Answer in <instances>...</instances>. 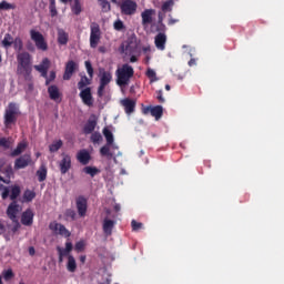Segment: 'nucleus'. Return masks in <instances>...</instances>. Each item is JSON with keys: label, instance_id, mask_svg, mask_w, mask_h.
Segmentation results:
<instances>
[{"label": "nucleus", "instance_id": "1", "mask_svg": "<svg viewBox=\"0 0 284 284\" xmlns=\"http://www.w3.org/2000/svg\"><path fill=\"white\" fill-rule=\"evenodd\" d=\"M115 77L116 85L120 88H125V85H130V79L134 77V68H132L130 64H123L115 71Z\"/></svg>", "mask_w": 284, "mask_h": 284}, {"label": "nucleus", "instance_id": "2", "mask_svg": "<svg viewBox=\"0 0 284 284\" xmlns=\"http://www.w3.org/2000/svg\"><path fill=\"white\" fill-rule=\"evenodd\" d=\"M120 51L122 54H141V47H139V40L136 37H130L121 44Z\"/></svg>", "mask_w": 284, "mask_h": 284}, {"label": "nucleus", "instance_id": "3", "mask_svg": "<svg viewBox=\"0 0 284 284\" xmlns=\"http://www.w3.org/2000/svg\"><path fill=\"white\" fill-rule=\"evenodd\" d=\"M17 116H19V105L17 103H9L4 112V125L11 128L17 123Z\"/></svg>", "mask_w": 284, "mask_h": 284}, {"label": "nucleus", "instance_id": "4", "mask_svg": "<svg viewBox=\"0 0 284 284\" xmlns=\"http://www.w3.org/2000/svg\"><path fill=\"white\" fill-rule=\"evenodd\" d=\"M99 79H100V84L98 88V97H103L105 94V89L110 83H112V72L105 71V69H100L99 70Z\"/></svg>", "mask_w": 284, "mask_h": 284}, {"label": "nucleus", "instance_id": "5", "mask_svg": "<svg viewBox=\"0 0 284 284\" xmlns=\"http://www.w3.org/2000/svg\"><path fill=\"white\" fill-rule=\"evenodd\" d=\"M17 59L19 74H29L32 71V69L30 68V53H19Z\"/></svg>", "mask_w": 284, "mask_h": 284}, {"label": "nucleus", "instance_id": "6", "mask_svg": "<svg viewBox=\"0 0 284 284\" xmlns=\"http://www.w3.org/2000/svg\"><path fill=\"white\" fill-rule=\"evenodd\" d=\"M0 190H2V199L6 200L10 196L11 201H14L21 194V186L20 185H11V186H3L0 185Z\"/></svg>", "mask_w": 284, "mask_h": 284}, {"label": "nucleus", "instance_id": "7", "mask_svg": "<svg viewBox=\"0 0 284 284\" xmlns=\"http://www.w3.org/2000/svg\"><path fill=\"white\" fill-rule=\"evenodd\" d=\"M90 48H98L101 43V28L97 23H92L90 27Z\"/></svg>", "mask_w": 284, "mask_h": 284}, {"label": "nucleus", "instance_id": "8", "mask_svg": "<svg viewBox=\"0 0 284 284\" xmlns=\"http://www.w3.org/2000/svg\"><path fill=\"white\" fill-rule=\"evenodd\" d=\"M136 8H139V4L134 0H123L120 4L121 13L128 17L136 14Z\"/></svg>", "mask_w": 284, "mask_h": 284}, {"label": "nucleus", "instance_id": "9", "mask_svg": "<svg viewBox=\"0 0 284 284\" xmlns=\"http://www.w3.org/2000/svg\"><path fill=\"white\" fill-rule=\"evenodd\" d=\"M30 37L34 42L36 47L38 48V50H42L43 52L48 50V42H45V38H43V34H41V32L37 30H31Z\"/></svg>", "mask_w": 284, "mask_h": 284}, {"label": "nucleus", "instance_id": "10", "mask_svg": "<svg viewBox=\"0 0 284 284\" xmlns=\"http://www.w3.org/2000/svg\"><path fill=\"white\" fill-rule=\"evenodd\" d=\"M156 16V10L154 9H145L141 13V19H142V27L144 30H148L152 23H154V17Z\"/></svg>", "mask_w": 284, "mask_h": 284}, {"label": "nucleus", "instance_id": "11", "mask_svg": "<svg viewBox=\"0 0 284 284\" xmlns=\"http://www.w3.org/2000/svg\"><path fill=\"white\" fill-rule=\"evenodd\" d=\"M112 150H119V145L116 144H105L104 146H102L100 149V154L101 156H105L108 159V161H112L113 163H118L116 156H114V153L112 152Z\"/></svg>", "mask_w": 284, "mask_h": 284}, {"label": "nucleus", "instance_id": "12", "mask_svg": "<svg viewBox=\"0 0 284 284\" xmlns=\"http://www.w3.org/2000/svg\"><path fill=\"white\" fill-rule=\"evenodd\" d=\"M22 211H23V206H21V204L17 202H12L11 204H9L7 209V216L11 221H17L19 220V214H21Z\"/></svg>", "mask_w": 284, "mask_h": 284}, {"label": "nucleus", "instance_id": "13", "mask_svg": "<svg viewBox=\"0 0 284 284\" xmlns=\"http://www.w3.org/2000/svg\"><path fill=\"white\" fill-rule=\"evenodd\" d=\"M80 99L84 105H88V108L94 105V98L92 97V89L90 87L80 90Z\"/></svg>", "mask_w": 284, "mask_h": 284}, {"label": "nucleus", "instance_id": "14", "mask_svg": "<svg viewBox=\"0 0 284 284\" xmlns=\"http://www.w3.org/2000/svg\"><path fill=\"white\" fill-rule=\"evenodd\" d=\"M62 159L59 161L58 165L60 168L61 174H68L72 168V156L62 153Z\"/></svg>", "mask_w": 284, "mask_h": 284}, {"label": "nucleus", "instance_id": "15", "mask_svg": "<svg viewBox=\"0 0 284 284\" xmlns=\"http://www.w3.org/2000/svg\"><path fill=\"white\" fill-rule=\"evenodd\" d=\"M49 230L55 234H59L60 236H64V239H69L70 236V231H68V229H65L61 223L51 222Z\"/></svg>", "mask_w": 284, "mask_h": 284}, {"label": "nucleus", "instance_id": "16", "mask_svg": "<svg viewBox=\"0 0 284 284\" xmlns=\"http://www.w3.org/2000/svg\"><path fill=\"white\" fill-rule=\"evenodd\" d=\"M32 163V156L30 154H24L18 158L14 162V170H23Z\"/></svg>", "mask_w": 284, "mask_h": 284}, {"label": "nucleus", "instance_id": "17", "mask_svg": "<svg viewBox=\"0 0 284 284\" xmlns=\"http://www.w3.org/2000/svg\"><path fill=\"white\" fill-rule=\"evenodd\" d=\"M75 205H77L79 216H81L83 219V216H85V214L88 212V199H85L83 196H79L75 200Z\"/></svg>", "mask_w": 284, "mask_h": 284}, {"label": "nucleus", "instance_id": "18", "mask_svg": "<svg viewBox=\"0 0 284 284\" xmlns=\"http://www.w3.org/2000/svg\"><path fill=\"white\" fill-rule=\"evenodd\" d=\"M34 70L40 72L43 79H48V70H50V60L48 58H44L40 64L34 65Z\"/></svg>", "mask_w": 284, "mask_h": 284}, {"label": "nucleus", "instance_id": "19", "mask_svg": "<svg viewBox=\"0 0 284 284\" xmlns=\"http://www.w3.org/2000/svg\"><path fill=\"white\" fill-rule=\"evenodd\" d=\"M121 105L124 108L125 114H132L136 108V101L132 99H123L120 101Z\"/></svg>", "mask_w": 284, "mask_h": 284}, {"label": "nucleus", "instance_id": "20", "mask_svg": "<svg viewBox=\"0 0 284 284\" xmlns=\"http://www.w3.org/2000/svg\"><path fill=\"white\" fill-rule=\"evenodd\" d=\"M114 225H116V222L114 220H110L108 217L103 220L102 230L106 236L112 235V230H114Z\"/></svg>", "mask_w": 284, "mask_h": 284}, {"label": "nucleus", "instance_id": "21", "mask_svg": "<svg viewBox=\"0 0 284 284\" xmlns=\"http://www.w3.org/2000/svg\"><path fill=\"white\" fill-rule=\"evenodd\" d=\"M33 221H34V212H32V210L28 209L22 213V216H21L22 225L30 226L32 225Z\"/></svg>", "mask_w": 284, "mask_h": 284}, {"label": "nucleus", "instance_id": "22", "mask_svg": "<svg viewBox=\"0 0 284 284\" xmlns=\"http://www.w3.org/2000/svg\"><path fill=\"white\" fill-rule=\"evenodd\" d=\"M77 68V63L74 61H69L65 67V72L63 74L64 81H70L72 79V74L74 73V70Z\"/></svg>", "mask_w": 284, "mask_h": 284}, {"label": "nucleus", "instance_id": "23", "mask_svg": "<svg viewBox=\"0 0 284 284\" xmlns=\"http://www.w3.org/2000/svg\"><path fill=\"white\" fill-rule=\"evenodd\" d=\"M71 12H73L77 17L83 12V2L81 0H70Z\"/></svg>", "mask_w": 284, "mask_h": 284}, {"label": "nucleus", "instance_id": "24", "mask_svg": "<svg viewBox=\"0 0 284 284\" xmlns=\"http://www.w3.org/2000/svg\"><path fill=\"white\" fill-rule=\"evenodd\" d=\"M77 159L82 165H88L90 163V152L87 150H81L78 152Z\"/></svg>", "mask_w": 284, "mask_h": 284}, {"label": "nucleus", "instance_id": "25", "mask_svg": "<svg viewBox=\"0 0 284 284\" xmlns=\"http://www.w3.org/2000/svg\"><path fill=\"white\" fill-rule=\"evenodd\" d=\"M166 41H168V37L165 36V33H159L155 37V48H158V50H165Z\"/></svg>", "mask_w": 284, "mask_h": 284}, {"label": "nucleus", "instance_id": "26", "mask_svg": "<svg viewBox=\"0 0 284 284\" xmlns=\"http://www.w3.org/2000/svg\"><path fill=\"white\" fill-rule=\"evenodd\" d=\"M48 93L52 101H59V99L61 97V92L59 91V87H57V85L49 87Z\"/></svg>", "mask_w": 284, "mask_h": 284}, {"label": "nucleus", "instance_id": "27", "mask_svg": "<svg viewBox=\"0 0 284 284\" xmlns=\"http://www.w3.org/2000/svg\"><path fill=\"white\" fill-rule=\"evenodd\" d=\"M68 39V32H65L63 29H58V43H60V45H67Z\"/></svg>", "mask_w": 284, "mask_h": 284}, {"label": "nucleus", "instance_id": "28", "mask_svg": "<svg viewBox=\"0 0 284 284\" xmlns=\"http://www.w3.org/2000/svg\"><path fill=\"white\" fill-rule=\"evenodd\" d=\"M103 135L108 145H116V143H114V134L108 126L103 129Z\"/></svg>", "mask_w": 284, "mask_h": 284}, {"label": "nucleus", "instance_id": "29", "mask_svg": "<svg viewBox=\"0 0 284 284\" xmlns=\"http://www.w3.org/2000/svg\"><path fill=\"white\" fill-rule=\"evenodd\" d=\"M67 270L68 272H71V273L77 272V260L72 255H68Z\"/></svg>", "mask_w": 284, "mask_h": 284}, {"label": "nucleus", "instance_id": "30", "mask_svg": "<svg viewBox=\"0 0 284 284\" xmlns=\"http://www.w3.org/2000/svg\"><path fill=\"white\" fill-rule=\"evenodd\" d=\"M26 148H28V142H20L11 152V156H19V154H23V152H26Z\"/></svg>", "mask_w": 284, "mask_h": 284}, {"label": "nucleus", "instance_id": "31", "mask_svg": "<svg viewBox=\"0 0 284 284\" xmlns=\"http://www.w3.org/2000/svg\"><path fill=\"white\" fill-rule=\"evenodd\" d=\"M38 181L43 182L48 178V169L45 165H41L37 171Z\"/></svg>", "mask_w": 284, "mask_h": 284}, {"label": "nucleus", "instance_id": "32", "mask_svg": "<svg viewBox=\"0 0 284 284\" xmlns=\"http://www.w3.org/2000/svg\"><path fill=\"white\" fill-rule=\"evenodd\" d=\"M94 128H97V121L89 120L84 126V134H92V132H94Z\"/></svg>", "mask_w": 284, "mask_h": 284}, {"label": "nucleus", "instance_id": "33", "mask_svg": "<svg viewBox=\"0 0 284 284\" xmlns=\"http://www.w3.org/2000/svg\"><path fill=\"white\" fill-rule=\"evenodd\" d=\"M151 114L152 116H154L156 119V121H159V119H161V116H163V106L158 105L151 109Z\"/></svg>", "mask_w": 284, "mask_h": 284}, {"label": "nucleus", "instance_id": "34", "mask_svg": "<svg viewBox=\"0 0 284 284\" xmlns=\"http://www.w3.org/2000/svg\"><path fill=\"white\" fill-rule=\"evenodd\" d=\"M90 83H92V81L90 79H88V77L83 75L81 78V80L78 82V89L85 90V88H88V85H90Z\"/></svg>", "mask_w": 284, "mask_h": 284}, {"label": "nucleus", "instance_id": "35", "mask_svg": "<svg viewBox=\"0 0 284 284\" xmlns=\"http://www.w3.org/2000/svg\"><path fill=\"white\" fill-rule=\"evenodd\" d=\"M83 172H84V174H89V176L94 178V176H97V174H99L101 171H100L98 168H95V166H85V168L83 169Z\"/></svg>", "mask_w": 284, "mask_h": 284}, {"label": "nucleus", "instance_id": "36", "mask_svg": "<svg viewBox=\"0 0 284 284\" xmlns=\"http://www.w3.org/2000/svg\"><path fill=\"white\" fill-rule=\"evenodd\" d=\"M14 43V38L10 33H7L2 40L3 48H10Z\"/></svg>", "mask_w": 284, "mask_h": 284}, {"label": "nucleus", "instance_id": "37", "mask_svg": "<svg viewBox=\"0 0 284 284\" xmlns=\"http://www.w3.org/2000/svg\"><path fill=\"white\" fill-rule=\"evenodd\" d=\"M146 77L150 79V83H156L159 81V78L156 77V71L153 69H148Z\"/></svg>", "mask_w": 284, "mask_h": 284}, {"label": "nucleus", "instance_id": "38", "mask_svg": "<svg viewBox=\"0 0 284 284\" xmlns=\"http://www.w3.org/2000/svg\"><path fill=\"white\" fill-rule=\"evenodd\" d=\"M62 145H63V142L61 140H58L49 146V150L50 152H59Z\"/></svg>", "mask_w": 284, "mask_h": 284}, {"label": "nucleus", "instance_id": "39", "mask_svg": "<svg viewBox=\"0 0 284 284\" xmlns=\"http://www.w3.org/2000/svg\"><path fill=\"white\" fill-rule=\"evenodd\" d=\"M3 10H14V4L9 3L8 1L0 2V12H3Z\"/></svg>", "mask_w": 284, "mask_h": 284}, {"label": "nucleus", "instance_id": "40", "mask_svg": "<svg viewBox=\"0 0 284 284\" xmlns=\"http://www.w3.org/2000/svg\"><path fill=\"white\" fill-rule=\"evenodd\" d=\"M37 196V194L34 193V191H30V190H27L23 194V200L27 201V202H30L32 201L34 197Z\"/></svg>", "mask_w": 284, "mask_h": 284}, {"label": "nucleus", "instance_id": "41", "mask_svg": "<svg viewBox=\"0 0 284 284\" xmlns=\"http://www.w3.org/2000/svg\"><path fill=\"white\" fill-rule=\"evenodd\" d=\"M98 1L101 6L103 12H110L111 6H110V2L108 0H98Z\"/></svg>", "mask_w": 284, "mask_h": 284}, {"label": "nucleus", "instance_id": "42", "mask_svg": "<svg viewBox=\"0 0 284 284\" xmlns=\"http://www.w3.org/2000/svg\"><path fill=\"white\" fill-rule=\"evenodd\" d=\"M172 6H174V2L172 0L165 1L162 4V12H171L172 11Z\"/></svg>", "mask_w": 284, "mask_h": 284}, {"label": "nucleus", "instance_id": "43", "mask_svg": "<svg viewBox=\"0 0 284 284\" xmlns=\"http://www.w3.org/2000/svg\"><path fill=\"white\" fill-rule=\"evenodd\" d=\"M91 141L92 143H101V141H103V136L101 135V133L94 132L91 135Z\"/></svg>", "mask_w": 284, "mask_h": 284}, {"label": "nucleus", "instance_id": "44", "mask_svg": "<svg viewBox=\"0 0 284 284\" xmlns=\"http://www.w3.org/2000/svg\"><path fill=\"white\" fill-rule=\"evenodd\" d=\"M3 168H6V160H0V173L3 174ZM0 181H2V183H6L7 185H9L10 180H4L1 175H0Z\"/></svg>", "mask_w": 284, "mask_h": 284}, {"label": "nucleus", "instance_id": "45", "mask_svg": "<svg viewBox=\"0 0 284 284\" xmlns=\"http://www.w3.org/2000/svg\"><path fill=\"white\" fill-rule=\"evenodd\" d=\"M2 174L10 179V176H12V174H14V172L12 171V165L3 166Z\"/></svg>", "mask_w": 284, "mask_h": 284}, {"label": "nucleus", "instance_id": "46", "mask_svg": "<svg viewBox=\"0 0 284 284\" xmlns=\"http://www.w3.org/2000/svg\"><path fill=\"white\" fill-rule=\"evenodd\" d=\"M131 227H132L133 232H139V230L143 229V223L132 220Z\"/></svg>", "mask_w": 284, "mask_h": 284}, {"label": "nucleus", "instance_id": "47", "mask_svg": "<svg viewBox=\"0 0 284 284\" xmlns=\"http://www.w3.org/2000/svg\"><path fill=\"white\" fill-rule=\"evenodd\" d=\"M84 65L87 68L89 77L92 79V77H94V69L92 68V63L90 61H85Z\"/></svg>", "mask_w": 284, "mask_h": 284}, {"label": "nucleus", "instance_id": "48", "mask_svg": "<svg viewBox=\"0 0 284 284\" xmlns=\"http://www.w3.org/2000/svg\"><path fill=\"white\" fill-rule=\"evenodd\" d=\"M54 79H57V73L54 71H51L49 77L47 75L45 78V85H50V83H52Z\"/></svg>", "mask_w": 284, "mask_h": 284}, {"label": "nucleus", "instance_id": "49", "mask_svg": "<svg viewBox=\"0 0 284 284\" xmlns=\"http://www.w3.org/2000/svg\"><path fill=\"white\" fill-rule=\"evenodd\" d=\"M74 250H75L77 252H83V250H85V241H79V242L75 244Z\"/></svg>", "mask_w": 284, "mask_h": 284}, {"label": "nucleus", "instance_id": "50", "mask_svg": "<svg viewBox=\"0 0 284 284\" xmlns=\"http://www.w3.org/2000/svg\"><path fill=\"white\" fill-rule=\"evenodd\" d=\"M2 276L4 281H10L14 276V273H12V270L3 271Z\"/></svg>", "mask_w": 284, "mask_h": 284}, {"label": "nucleus", "instance_id": "51", "mask_svg": "<svg viewBox=\"0 0 284 284\" xmlns=\"http://www.w3.org/2000/svg\"><path fill=\"white\" fill-rule=\"evenodd\" d=\"M57 250H58V254H59V256H71L70 255V252L69 251H67L65 248H63V247H61V246H58L57 247Z\"/></svg>", "mask_w": 284, "mask_h": 284}, {"label": "nucleus", "instance_id": "52", "mask_svg": "<svg viewBox=\"0 0 284 284\" xmlns=\"http://www.w3.org/2000/svg\"><path fill=\"white\" fill-rule=\"evenodd\" d=\"M13 45L16 50H22L23 49V42L21 41V39L17 38L16 40H13Z\"/></svg>", "mask_w": 284, "mask_h": 284}, {"label": "nucleus", "instance_id": "53", "mask_svg": "<svg viewBox=\"0 0 284 284\" xmlns=\"http://www.w3.org/2000/svg\"><path fill=\"white\" fill-rule=\"evenodd\" d=\"M113 28H114V30L121 31V30H123V28H125V26L123 24V21L116 20L113 23Z\"/></svg>", "mask_w": 284, "mask_h": 284}, {"label": "nucleus", "instance_id": "54", "mask_svg": "<svg viewBox=\"0 0 284 284\" xmlns=\"http://www.w3.org/2000/svg\"><path fill=\"white\" fill-rule=\"evenodd\" d=\"M49 10H50L51 17H57V14H58V12H57V4H50L49 6Z\"/></svg>", "mask_w": 284, "mask_h": 284}, {"label": "nucleus", "instance_id": "55", "mask_svg": "<svg viewBox=\"0 0 284 284\" xmlns=\"http://www.w3.org/2000/svg\"><path fill=\"white\" fill-rule=\"evenodd\" d=\"M13 226L11 229V232H18L19 227H21V224L19 223V220L12 221Z\"/></svg>", "mask_w": 284, "mask_h": 284}, {"label": "nucleus", "instance_id": "56", "mask_svg": "<svg viewBox=\"0 0 284 284\" xmlns=\"http://www.w3.org/2000/svg\"><path fill=\"white\" fill-rule=\"evenodd\" d=\"M67 216H69V219H72L74 221V219H77V212H74L73 210H68Z\"/></svg>", "mask_w": 284, "mask_h": 284}, {"label": "nucleus", "instance_id": "57", "mask_svg": "<svg viewBox=\"0 0 284 284\" xmlns=\"http://www.w3.org/2000/svg\"><path fill=\"white\" fill-rule=\"evenodd\" d=\"M158 99L161 103H165V98H163V91H158Z\"/></svg>", "mask_w": 284, "mask_h": 284}, {"label": "nucleus", "instance_id": "58", "mask_svg": "<svg viewBox=\"0 0 284 284\" xmlns=\"http://www.w3.org/2000/svg\"><path fill=\"white\" fill-rule=\"evenodd\" d=\"M72 247H73L72 242H67L64 250L70 253V252H72Z\"/></svg>", "mask_w": 284, "mask_h": 284}, {"label": "nucleus", "instance_id": "59", "mask_svg": "<svg viewBox=\"0 0 284 284\" xmlns=\"http://www.w3.org/2000/svg\"><path fill=\"white\" fill-rule=\"evenodd\" d=\"M142 52H144V54H148L149 52H152V49L150 48V45H144L142 47Z\"/></svg>", "mask_w": 284, "mask_h": 284}, {"label": "nucleus", "instance_id": "60", "mask_svg": "<svg viewBox=\"0 0 284 284\" xmlns=\"http://www.w3.org/2000/svg\"><path fill=\"white\" fill-rule=\"evenodd\" d=\"M0 145L2 148H8V140L6 138L0 139Z\"/></svg>", "mask_w": 284, "mask_h": 284}, {"label": "nucleus", "instance_id": "61", "mask_svg": "<svg viewBox=\"0 0 284 284\" xmlns=\"http://www.w3.org/2000/svg\"><path fill=\"white\" fill-rule=\"evenodd\" d=\"M3 232H6V224L0 220V234H3Z\"/></svg>", "mask_w": 284, "mask_h": 284}, {"label": "nucleus", "instance_id": "62", "mask_svg": "<svg viewBox=\"0 0 284 284\" xmlns=\"http://www.w3.org/2000/svg\"><path fill=\"white\" fill-rule=\"evenodd\" d=\"M99 52H101V54H105V52H108V49L105 47H99Z\"/></svg>", "mask_w": 284, "mask_h": 284}, {"label": "nucleus", "instance_id": "63", "mask_svg": "<svg viewBox=\"0 0 284 284\" xmlns=\"http://www.w3.org/2000/svg\"><path fill=\"white\" fill-rule=\"evenodd\" d=\"M29 254L30 256H34V247H29Z\"/></svg>", "mask_w": 284, "mask_h": 284}, {"label": "nucleus", "instance_id": "64", "mask_svg": "<svg viewBox=\"0 0 284 284\" xmlns=\"http://www.w3.org/2000/svg\"><path fill=\"white\" fill-rule=\"evenodd\" d=\"M189 65H190V67L196 65V60L191 59V60L189 61Z\"/></svg>", "mask_w": 284, "mask_h": 284}]
</instances>
